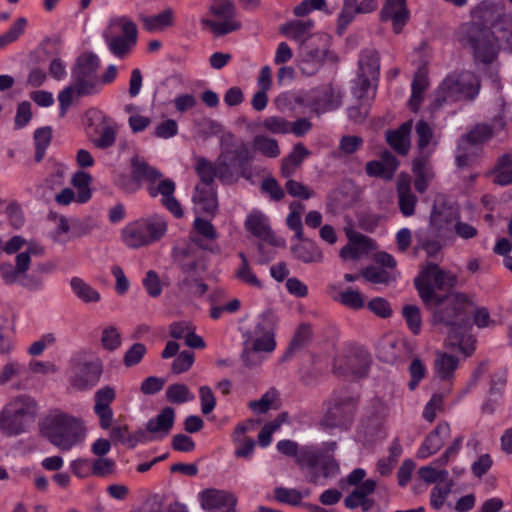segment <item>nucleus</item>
Listing matches in <instances>:
<instances>
[{
	"label": "nucleus",
	"mask_w": 512,
	"mask_h": 512,
	"mask_svg": "<svg viewBox=\"0 0 512 512\" xmlns=\"http://www.w3.org/2000/svg\"><path fill=\"white\" fill-rule=\"evenodd\" d=\"M235 276L240 282L248 286H251L256 289L263 288L262 281L254 273L250 264L240 265L235 272Z\"/></svg>",
	"instance_id": "obj_62"
},
{
	"label": "nucleus",
	"mask_w": 512,
	"mask_h": 512,
	"mask_svg": "<svg viewBox=\"0 0 512 512\" xmlns=\"http://www.w3.org/2000/svg\"><path fill=\"white\" fill-rule=\"evenodd\" d=\"M252 158L247 143L238 141L231 132L224 133L220 138V153L217 157L219 180L227 185L238 182L240 178L252 181Z\"/></svg>",
	"instance_id": "obj_2"
},
{
	"label": "nucleus",
	"mask_w": 512,
	"mask_h": 512,
	"mask_svg": "<svg viewBox=\"0 0 512 512\" xmlns=\"http://www.w3.org/2000/svg\"><path fill=\"white\" fill-rule=\"evenodd\" d=\"M415 133L421 155L429 157L438 144L433 127L425 120H419L415 125Z\"/></svg>",
	"instance_id": "obj_37"
},
{
	"label": "nucleus",
	"mask_w": 512,
	"mask_h": 512,
	"mask_svg": "<svg viewBox=\"0 0 512 512\" xmlns=\"http://www.w3.org/2000/svg\"><path fill=\"white\" fill-rule=\"evenodd\" d=\"M314 28V21L311 19L306 20H292L280 27V32L299 43V47L307 44L312 36V29Z\"/></svg>",
	"instance_id": "obj_29"
},
{
	"label": "nucleus",
	"mask_w": 512,
	"mask_h": 512,
	"mask_svg": "<svg viewBox=\"0 0 512 512\" xmlns=\"http://www.w3.org/2000/svg\"><path fill=\"white\" fill-rule=\"evenodd\" d=\"M412 171L416 176L414 187L419 193H423L428 188L429 181L434 173L429 165L428 156L420 155L412 162Z\"/></svg>",
	"instance_id": "obj_38"
},
{
	"label": "nucleus",
	"mask_w": 512,
	"mask_h": 512,
	"mask_svg": "<svg viewBox=\"0 0 512 512\" xmlns=\"http://www.w3.org/2000/svg\"><path fill=\"white\" fill-rule=\"evenodd\" d=\"M186 277L178 284L179 289L189 295L202 296L207 291V285L198 278L192 277V272L185 273Z\"/></svg>",
	"instance_id": "obj_55"
},
{
	"label": "nucleus",
	"mask_w": 512,
	"mask_h": 512,
	"mask_svg": "<svg viewBox=\"0 0 512 512\" xmlns=\"http://www.w3.org/2000/svg\"><path fill=\"white\" fill-rule=\"evenodd\" d=\"M277 449L284 455L294 456L301 469H308L306 480L318 484L320 474L316 467H320L324 478H331L339 473V464L333 456L324 454L313 447H303L298 450V444L291 440H281Z\"/></svg>",
	"instance_id": "obj_4"
},
{
	"label": "nucleus",
	"mask_w": 512,
	"mask_h": 512,
	"mask_svg": "<svg viewBox=\"0 0 512 512\" xmlns=\"http://www.w3.org/2000/svg\"><path fill=\"white\" fill-rule=\"evenodd\" d=\"M70 285L74 294L83 302L91 303L100 301V294L92 286L79 277H73Z\"/></svg>",
	"instance_id": "obj_44"
},
{
	"label": "nucleus",
	"mask_w": 512,
	"mask_h": 512,
	"mask_svg": "<svg viewBox=\"0 0 512 512\" xmlns=\"http://www.w3.org/2000/svg\"><path fill=\"white\" fill-rule=\"evenodd\" d=\"M321 46L313 47L309 43L299 47L300 69L303 74L311 76L323 65L328 52V38L320 36Z\"/></svg>",
	"instance_id": "obj_17"
},
{
	"label": "nucleus",
	"mask_w": 512,
	"mask_h": 512,
	"mask_svg": "<svg viewBox=\"0 0 512 512\" xmlns=\"http://www.w3.org/2000/svg\"><path fill=\"white\" fill-rule=\"evenodd\" d=\"M397 197L399 210L405 217L415 214L418 203L417 196L411 190V180L408 174L401 173L397 178Z\"/></svg>",
	"instance_id": "obj_23"
},
{
	"label": "nucleus",
	"mask_w": 512,
	"mask_h": 512,
	"mask_svg": "<svg viewBox=\"0 0 512 512\" xmlns=\"http://www.w3.org/2000/svg\"><path fill=\"white\" fill-rule=\"evenodd\" d=\"M410 380L408 388L413 391L418 386L419 382L425 378L427 369L426 366L419 358L413 359L409 366Z\"/></svg>",
	"instance_id": "obj_63"
},
{
	"label": "nucleus",
	"mask_w": 512,
	"mask_h": 512,
	"mask_svg": "<svg viewBox=\"0 0 512 512\" xmlns=\"http://www.w3.org/2000/svg\"><path fill=\"white\" fill-rule=\"evenodd\" d=\"M166 398L170 403L181 404L194 399V395L185 384H172L166 390Z\"/></svg>",
	"instance_id": "obj_56"
},
{
	"label": "nucleus",
	"mask_w": 512,
	"mask_h": 512,
	"mask_svg": "<svg viewBox=\"0 0 512 512\" xmlns=\"http://www.w3.org/2000/svg\"><path fill=\"white\" fill-rule=\"evenodd\" d=\"M459 359L447 352H437L434 361V372L441 381L452 383Z\"/></svg>",
	"instance_id": "obj_35"
},
{
	"label": "nucleus",
	"mask_w": 512,
	"mask_h": 512,
	"mask_svg": "<svg viewBox=\"0 0 512 512\" xmlns=\"http://www.w3.org/2000/svg\"><path fill=\"white\" fill-rule=\"evenodd\" d=\"M202 509L208 512H236L237 498L226 490L209 488L199 493Z\"/></svg>",
	"instance_id": "obj_16"
},
{
	"label": "nucleus",
	"mask_w": 512,
	"mask_h": 512,
	"mask_svg": "<svg viewBox=\"0 0 512 512\" xmlns=\"http://www.w3.org/2000/svg\"><path fill=\"white\" fill-rule=\"evenodd\" d=\"M52 139V129L50 127H42L35 131L34 133V141H35V160L36 162H40L45 154L47 147L49 146Z\"/></svg>",
	"instance_id": "obj_54"
},
{
	"label": "nucleus",
	"mask_w": 512,
	"mask_h": 512,
	"mask_svg": "<svg viewBox=\"0 0 512 512\" xmlns=\"http://www.w3.org/2000/svg\"><path fill=\"white\" fill-rule=\"evenodd\" d=\"M377 483L373 479H367L355 486L354 490L344 499V505L348 509L361 507L364 512L374 506V501L369 498L376 490Z\"/></svg>",
	"instance_id": "obj_22"
},
{
	"label": "nucleus",
	"mask_w": 512,
	"mask_h": 512,
	"mask_svg": "<svg viewBox=\"0 0 512 512\" xmlns=\"http://www.w3.org/2000/svg\"><path fill=\"white\" fill-rule=\"evenodd\" d=\"M428 86V79L426 76L417 72L413 78L412 82V95L409 100V106L412 111L416 112L419 109V106L423 100V93Z\"/></svg>",
	"instance_id": "obj_48"
},
{
	"label": "nucleus",
	"mask_w": 512,
	"mask_h": 512,
	"mask_svg": "<svg viewBox=\"0 0 512 512\" xmlns=\"http://www.w3.org/2000/svg\"><path fill=\"white\" fill-rule=\"evenodd\" d=\"M68 381L76 391H86L94 387L102 375V363L91 359L86 352L73 355L69 362Z\"/></svg>",
	"instance_id": "obj_10"
},
{
	"label": "nucleus",
	"mask_w": 512,
	"mask_h": 512,
	"mask_svg": "<svg viewBox=\"0 0 512 512\" xmlns=\"http://www.w3.org/2000/svg\"><path fill=\"white\" fill-rule=\"evenodd\" d=\"M402 315L411 332L415 335L419 334L422 325L420 309L415 305H405L402 308Z\"/></svg>",
	"instance_id": "obj_59"
},
{
	"label": "nucleus",
	"mask_w": 512,
	"mask_h": 512,
	"mask_svg": "<svg viewBox=\"0 0 512 512\" xmlns=\"http://www.w3.org/2000/svg\"><path fill=\"white\" fill-rule=\"evenodd\" d=\"M276 347L274 334L262 324L246 335L243 343L242 361L247 367H254L264 360L263 353H271Z\"/></svg>",
	"instance_id": "obj_12"
},
{
	"label": "nucleus",
	"mask_w": 512,
	"mask_h": 512,
	"mask_svg": "<svg viewBox=\"0 0 512 512\" xmlns=\"http://www.w3.org/2000/svg\"><path fill=\"white\" fill-rule=\"evenodd\" d=\"M44 254V248L37 243H29L26 247V250L20 252L16 256V264L15 266L18 269V272L23 275L30 266L31 256H42Z\"/></svg>",
	"instance_id": "obj_49"
},
{
	"label": "nucleus",
	"mask_w": 512,
	"mask_h": 512,
	"mask_svg": "<svg viewBox=\"0 0 512 512\" xmlns=\"http://www.w3.org/2000/svg\"><path fill=\"white\" fill-rule=\"evenodd\" d=\"M193 231L195 234L191 233L192 236L203 238L205 241L209 242L207 243L208 245H216L212 242L218 238V233L210 221L196 217L193 222Z\"/></svg>",
	"instance_id": "obj_46"
},
{
	"label": "nucleus",
	"mask_w": 512,
	"mask_h": 512,
	"mask_svg": "<svg viewBox=\"0 0 512 512\" xmlns=\"http://www.w3.org/2000/svg\"><path fill=\"white\" fill-rule=\"evenodd\" d=\"M410 18L406 0H386L381 11L382 21H391L394 33L399 34Z\"/></svg>",
	"instance_id": "obj_21"
},
{
	"label": "nucleus",
	"mask_w": 512,
	"mask_h": 512,
	"mask_svg": "<svg viewBox=\"0 0 512 512\" xmlns=\"http://www.w3.org/2000/svg\"><path fill=\"white\" fill-rule=\"evenodd\" d=\"M278 393L275 389H270L259 400H254L249 403V408L256 413H266L269 409L273 408L274 402L277 400Z\"/></svg>",
	"instance_id": "obj_61"
},
{
	"label": "nucleus",
	"mask_w": 512,
	"mask_h": 512,
	"mask_svg": "<svg viewBox=\"0 0 512 512\" xmlns=\"http://www.w3.org/2000/svg\"><path fill=\"white\" fill-rule=\"evenodd\" d=\"M453 218L454 212L451 208L447 207L444 203H435L432 208L429 221V229L431 233L435 237L442 236Z\"/></svg>",
	"instance_id": "obj_34"
},
{
	"label": "nucleus",
	"mask_w": 512,
	"mask_h": 512,
	"mask_svg": "<svg viewBox=\"0 0 512 512\" xmlns=\"http://www.w3.org/2000/svg\"><path fill=\"white\" fill-rule=\"evenodd\" d=\"M494 30L497 34V40L505 41L508 49L512 51V16L503 15L500 17L494 24Z\"/></svg>",
	"instance_id": "obj_57"
},
{
	"label": "nucleus",
	"mask_w": 512,
	"mask_h": 512,
	"mask_svg": "<svg viewBox=\"0 0 512 512\" xmlns=\"http://www.w3.org/2000/svg\"><path fill=\"white\" fill-rule=\"evenodd\" d=\"M138 19L147 32H160L174 26L175 13L172 8H166L156 15L149 16L141 13Z\"/></svg>",
	"instance_id": "obj_30"
},
{
	"label": "nucleus",
	"mask_w": 512,
	"mask_h": 512,
	"mask_svg": "<svg viewBox=\"0 0 512 512\" xmlns=\"http://www.w3.org/2000/svg\"><path fill=\"white\" fill-rule=\"evenodd\" d=\"M449 435L450 425L447 422H440L425 438L417 451V457L425 459L438 452Z\"/></svg>",
	"instance_id": "obj_24"
},
{
	"label": "nucleus",
	"mask_w": 512,
	"mask_h": 512,
	"mask_svg": "<svg viewBox=\"0 0 512 512\" xmlns=\"http://www.w3.org/2000/svg\"><path fill=\"white\" fill-rule=\"evenodd\" d=\"M192 200L197 213L214 216L218 210V199L214 186L196 185Z\"/></svg>",
	"instance_id": "obj_25"
},
{
	"label": "nucleus",
	"mask_w": 512,
	"mask_h": 512,
	"mask_svg": "<svg viewBox=\"0 0 512 512\" xmlns=\"http://www.w3.org/2000/svg\"><path fill=\"white\" fill-rule=\"evenodd\" d=\"M174 420L175 410L172 407H165L155 418L147 422L146 430L156 438H163L170 433Z\"/></svg>",
	"instance_id": "obj_33"
},
{
	"label": "nucleus",
	"mask_w": 512,
	"mask_h": 512,
	"mask_svg": "<svg viewBox=\"0 0 512 512\" xmlns=\"http://www.w3.org/2000/svg\"><path fill=\"white\" fill-rule=\"evenodd\" d=\"M190 241V243L184 246L175 247L173 249V258L184 273L194 272L199 265L195 246L211 252H219L220 250L218 245L204 244L201 238L192 235H190Z\"/></svg>",
	"instance_id": "obj_15"
},
{
	"label": "nucleus",
	"mask_w": 512,
	"mask_h": 512,
	"mask_svg": "<svg viewBox=\"0 0 512 512\" xmlns=\"http://www.w3.org/2000/svg\"><path fill=\"white\" fill-rule=\"evenodd\" d=\"M24 421L6 413L4 408L0 414V430L7 436H14L24 432Z\"/></svg>",
	"instance_id": "obj_50"
},
{
	"label": "nucleus",
	"mask_w": 512,
	"mask_h": 512,
	"mask_svg": "<svg viewBox=\"0 0 512 512\" xmlns=\"http://www.w3.org/2000/svg\"><path fill=\"white\" fill-rule=\"evenodd\" d=\"M412 120L404 122L398 129L388 131L386 140L388 144L399 154L406 155L410 149V133Z\"/></svg>",
	"instance_id": "obj_36"
},
{
	"label": "nucleus",
	"mask_w": 512,
	"mask_h": 512,
	"mask_svg": "<svg viewBox=\"0 0 512 512\" xmlns=\"http://www.w3.org/2000/svg\"><path fill=\"white\" fill-rule=\"evenodd\" d=\"M456 282L457 277L454 273L443 270L432 262L423 265L414 280L419 296L426 305H430L434 299L439 297L436 290L452 289Z\"/></svg>",
	"instance_id": "obj_7"
},
{
	"label": "nucleus",
	"mask_w": 512,
	"mask_h": 512,
	"mask_svg": "<svg viewBox=\"0 0 512 512\" xmlns=\"http://www.w3.org/2000/svg\"><path fill=\"white\" fill-rule=\"evenodd\" d=\"M175 191V183L170 179L160 181L157 187L150 185L148 192L150 196L156 197L158 194L162 195V204L176 217L183 216V210L179 201L173 196Z\"/></svg>",
	"instance_id": "obj_28"
},
{
	"label": "nucleus",
	"mask_w": 512,
	"mask_h": 512,
	"mask_svg": "<svg viewBox=\"0 0 512 512\" xmlns=\"http://www.w3.org/2000/svg\"><path fill=\"white\" fill-rule=\"evenodd\" d=\"M100 59L93 52H84L75 61L72 68L73 84L77 97L98 94V70Z\"/></svg>",
	"instance_id": "obj_11"
},
{
	"label": "nucleus",
	"mask_w": 512,
	"mask_h": 512,
	"mask_svg": "<svg viewBox=\"0 0 512 512\" xmlns=\"http://www.w3.org/2000/svg\"><path fill=\"white\" fill-rule=\"evenodd\" d=\"M253 147L266 157L276 158L280 155L278 141L264 135H256L253 139Z\"/></svg>",
	"instance_id": "obj_47"
},
{
	"label": "nucleus",
	"mask_w": 512,
	"mask_h": 512,
	"mask_svg": "<svg viewBox=\"0 0 512 512\" xmlns=\"http://www.w3.org/2000/svg\"><path fill=\"white\" fill-rule=\"evenodd\" d=\"M36 402L28 396H18L5 406L8 415H14L24 421L36 413Z\"/></svg>",
	"instance_id": "obj_40"
},
{
	"label": "nucleus",
	"mask_w": 512,
	"mask_h": 512,
	"mask_svg": "<svg viewBox=\"0 0 512 512\" xmlns=\"http://www.w3.org/2000/svg\"><path fill=\"white\" fill-rule=\"evenodd\" d=\"M208 14L211 18L202 19L201 23L215 36H223L240 28V23L235 19V7L230 0H212Z\"/></svg>",
	"instance_id": "obj_14"
},
{
	"label": "nucleus",
	"mask_w": 512,
	"mask_h": 512,
	"mask_svg": "<svg viewBox=\"0 0 512 512\" xmlns=\"http://www.w3.org/2000/svg\"><path fill=\"white\" fill-rule=\"evenodd\" d=\"M130 174L133 182H128L122 186V188L129 193L138 190L141 182H149L153 184L162 177V174L157 169L150 166L138 155L133 156L131 159Z\"/></svg>",
	"instance_id": "obj_18"
},
{
	"label": "nucleus",
	"mask_w": 512,
	"mask_h": 512,
	"mask_svg": "<svg viewBox=\"0 0 512 512\" xmlns=\"http://www.w3.org/2000/svg\"><path fill=\"white\" fill-rule=\"evenodd\" d=\"M195 171L201 180L198 185L214 186L215 177L219 179L217 160L213 164L204 157L197 158Z\"/></svg>",
	"instance_id": "obj_42"
},
{
	"label": "nucleus",
	"mask_w": 512,
	"mask_h": 512,
	"mask_svg": "<svg viewBox=\"0 0 512 512\" xmlns=\"http://www.w3.org/2000/svg\"><path fill=\"white\" fill-rule=\"evenodd\" d=\"M505 127L503 118L494 119L493 124H478L471 129L466 135L462 136V143L478 145L489 140L496 131Z\"/></svg>",
	"instance_id": "obj_31"
},
{
	"label": "nucleus",
	"mask_w": 512,
	"mask_h": 512,
	"mask_svg": "<svg viewBox=\"0 0 512 512\" xmlns=\"http://www.w3.org/2000/svg\"><path fill=\"white\" fill-rule=\"evenodd\" d=\"M309 155V151L302 143L294 146L291 153L282 160L281 173L285 177H290L296 168L302 163L304 158Z\"/></svg>",
	"instance_id": "obj_41"
},
{
	"label": "nucleus",
	"mask_w": 512,
	"mask_h": 512,
	"mask_svg": "<svg viewBox=\"0 0 512 512\" xmlns=\"http://www.w3.org/2000/svg\"><path fill=\"white\" fill-rule=\"evenodd\" d=\"M358 396L347 390H336L330 397L329 407L322 419L324 426L335 428L349 424L355 415Z\"/></svg>",
	"instance_id": "obj_13"
},
{
	"label": "nucleus",
	"mask_w": 512,
	"mask_h": 512,
	"mask_svg": "<svg viewBox=\"0 0 512 512\" xmlns=\"http://www.w3.org/2000/svg\"><path fill=\"white\" fill-rule=\"evenodd\" d=\"M167 229L165 217L153 214L128 223L121 231V239L127 247L138 249L161 240Z\"/></svg>",
	"instance_id": "obj_5"
},
{
	"label": "nucleus",
	"mask_w": 512,
	"mask_h": 512,
	"mask_svg": "<svg viewBox=\"0 0 512 512\" xmlns=\"http://www.w3.org/2000/svg\"><path fill=\"white\" fill-rule=\"evenodd\" d=\"M435 307L432 312V323L440 329H446L445 346L456 350L463 356H471L476 348V339L470 333V309L473 301L460 292L437 297L432 301Z\"/></svg>",
	"instance_id": "obj_1"
},
{
	"label": "nucleus",
	"mask_w": 512,
	"mask_h": 512,
	"mask_svg": "<svg viewBox=\"0 0 512 512\" xmlns=\"http://www.w3.org/2000/svg\"><path fill=\"white\" fill-rule=\"evenodd\" d=\"M42 435L61 451H69L84 441L83 422L61 410L50 412L41 423Z\"/></svg>",
	"instance_id": "obj_3"
},
{
	"label": "nucleus",
	"mask_w": 512,
	"mask_h": 512,
	"mask_svg": "<svg viewBox=\"0 0 512 512\" xmlns=\"http://www.w3.org/2000/svg\"><path fill=\"white\" fill-rule=\"evenodd\" d=\"M116 140V129L114 126L105 124L102 126L98 138L93 143L100 149H107L114 145Z\"/></svg>",
	"instance_id": "obj_64"
},
{
	"label": "nucleus",
	"mask_w": 512,
	"mask_h": 512,
	"mask_svg": "<svg viewBox=\"0 0 512 512\" xmlns=\"http://www.w3.org/2000/svg\"><path fill=\"white\" fill-rule=\"evenodd\" d=\"M361 276L368 282L374 284H388L395 279V276L383 269L376 266H369L361 271Z\"/></svg>",
	"instance_id": "obj_52"
},
{
	"label": "nucleus",
	"mask_w": 512,
	"mask_h": 512,
	"mask_svg": "<svg viewBox=\"0 0 512 512\" xmlns=\"http://www.w3.org/2000/svg\"><path fill=\"white\" fill-rule=\"evenodd\" d=\"M275 499L281 503L292 506L301 504L304 495L301 491L294 488L277 487L274 490Z\"/></svg>",
	"instance_id": "obj_60"
},
{
	"label": "nucleus",
	"mask_w": 512,
	"mask_h": 512,
	"mask_svg": "<svg viewBox=\"0 0 512 512\" xmlns=\"http://www.w3.org/2000/svg\"><path fill=\"white\" fill-rule=\"evenodd\" d=\"M480 81L470 72L449 74L440 84L436 92L435 106L443 102L473 99L479 92Z\"/></svg>",
	"instance_id": "obj_8"
},
{
	"label": "nucleus",
	"mask_w": 512,
	"mask_h": 512,
	"mask_svg": "<svg viewBox=\"0 0 512 512\" xmlns=\"http://www.w3.org/2000/svg\"><path fill=\"white\" fill-rule=\"evenodd\" d=\"M116 399V390L111 386H104L98 389L94 394L93 411L99 418V424L102 429L111 427L113 421V411L111 403Z\"/></svg>",
	"instance_id": "obj_20"
},
{
	"label": "nucleus",
	"mask_w": 512,
	"mask_h": 512,
	"mask_svg": "<svg viewBox=\"0 0 512 512\" xmlns=\"http://www.w3.org/2000/svg\"><path fill=\"white\" fill-rule=\"evenodd\" d=\"M379 60V54L376 50H363L358 61L359 73L366 76L376 77L379 73Z\"/></svg>",
	"instance_id": "obj_43"
},
{
	"label": "nucleus",
	"mask_w": 512,
	"mask_h": 512,
	"mask_svg": "<svg viewBox=\"0 0 512 512\" xmlns=\"http://www.w3.org/2000/svg\"><path fill=\"white\" fill-rule=\"evenodd\" d=\"M342 104V92L339 87L327 84L317 88L311 101V111L320 115L340 107Z\"/></svg>",
	"instance_id": "obj_19"
},
{
	"label": "nucleus",
	"mask_w": 512,
	"mask_h": 512,
	"mask_svg": "<svg viewBox=\"0 0 512 512\" xmlns=\"http://www.w3.org/2000/svg\"><path fill=\"white\" fill-rule=\"evenodd\" d=\"M346 236L349 242L340 250V257L344 260L359 259L372 248L373 241L359 232L346 230Z\"/></svg>",
	"instance_id": "obj_27"
},
{
	"label": "nucleus",
	"mask_w": 512,
	"mask_h": 512,
	"mask_svg": "<svg viewBox=\"0 0 512 512\" xmlns=\"http://www.w3.org/2000/svg\"><path fill=\"white\" fill-rule=\"evenodd\" d=\"M259 127L273 134H288L291 123L280 116H269L260 122Z\"/></svg>",
	"instance_id": "obj_51"
},
{
	"label": "nucleus",
	"mask_w": 512,
	"mask_h": 512,
	"mask_svg": "<svg viewBox=\"0 0 512 512\" xmlns=\"http://www.w3.org/2000/svg\"><path fill=\"white\" fill-rule=\"evenodd\" d=\"M458 40L463 47L473 51L475 58L483 63H491L497 55L495 30L469 22L460 26Z\"/></svg>",
	"instance_id": "obj_6"
},
{
	"label": "nucleus",
	"mask_w": 512,
	"mask_h": 512,
	"mask_svg": "<svg viewBox=\"0 0 512 512\" xmlns=\"http://www.w3.org/2000/svg\"><path fill=\"white\" fill-rule=\"evenodd\" d=\"M291 212L287 216L286 223L287 226L295 232V237L297 239H302L303 237V226L301 220V213L304 210V205L300 202H292L290 204Z\"/></svg>",
	"instance_id": "obj_53"
},
{
	"label": "nucleus",
	"mask_w": 512,
	"mask_h": 512,
	"mask_svg": "<svg viewBox=\"0 0 512 512\" xmlns=\"http://www.w3.org/2000/svg\"><path fill=\"white\" fill-rule=\"evenodd\" d=\"M334 300L353 310L361 309L365 305L361 293L352 289L341 292L337 297H334Z\"/></svg>",
	"instance_id": "obj_58"
},
{
	"label": "nucleus",
	"mask_w": 512,
	"mask_h": 512,
	"mask_svg": "<svg viewBox=\"0 0 512 512\" xmlns=\"http://www.w3.org/2000/svg\"><path fill=\"white\" fill-rule=\"evenodd\" d=\"M104 38L110 52L118 58L126 57L135 47L138 38L136 24L126 16L110 19Z\"/></svg>",
	"instance_id": "obj_9"
},
{
	"label": "nucleus",
	"mask_w": 512,
	"mask_h": 512,
	"mask_svg": "<svg viewBox=\"0 0 512 512\" xmlns=\"http://www.w3.org/2000/svg\"><path fill=\"white\" fill-rule=\"evenodd\" d=\"M300 243L291 247V251L296 259L306 264H318L324 260V255L320 247L313 241L299 239Z\"/></svg>",
	"instance_id": "obj_32"
},
{
	"label": "nucleus",
	"mask_w": 512,
	"mask_h": 512,
	"mask_svg": "<svg viewBox=\"0 0 512 512\" xmlns=\"http://www.w3.org/2000/svg\"><path fill=\"white\" fill-rule=\"evenodd\" d=\"M90 183L91 176L87 172L79 171L72 177L71 184L77 190V203H86L91 198Z\"/></svg>",
	"instance_id": "obj_45"
},
{
	"label": "nucleus",
	"mask_w": 512,
	"mask_h": 512,
	"mask_svg": "<svg viewBox=\"0 0 512 512\" xmlns=\"http://www.w3.org/2000/svg\"><path fill=\"white\" fill-rule=\"evenodd\" d=\"M245 228L254 236L261 238L272 246H280V241L272 232L268 219L260 212L250 214L245 221Z\"/></svg>",
	"instance_id": "obj_26"
},
{
	"label": "nucleus",
	"mask_w": 512,
	"mask_h": 512,
	"mask_svg": "<svg viewBox=\"0 0 512 512\" xmlns=\"http://www.w3.org/2000/svg\"><path fill=\"white\" fill-rule=\"evenodd\" d=\"M404 350V343L396 337L385 336L377 347L378 358L386 363H394L400 358Z\"/></svg>",
	"instance_id": "obj_39"
}]
</instances>
